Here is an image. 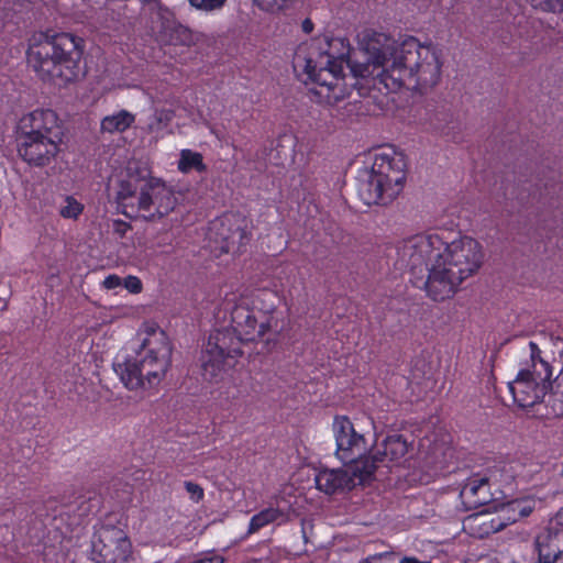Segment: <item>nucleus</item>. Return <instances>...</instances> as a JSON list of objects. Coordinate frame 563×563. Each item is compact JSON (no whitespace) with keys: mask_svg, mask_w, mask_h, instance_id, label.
<instances>
[{"mask_svg":"<svg viewBox=\"0 0 563 563\" xmlns=\"http://www.w3.org/2000/svg\"><path fill=\"white\" fill-rule=\"evenodd\" d=\"M332 431L336 444L335 455L343 463L356 464L369 459L367 452L373 448V443L346 416L334 418Z\"/></svg>","mask_w":563,"mask_h":563,"instance_id":"10","label":"nucleus"},{"mask_svg":"<svg viewBox=\"0 0 563 563\" xmlns=\"http://www.w3.org/2000/svg\"><path fill=\"white\" fill-rule=\"evenodd\" d=\"M405 162L393 148L374 155L373 165L365 179L357 184V195L366 206L388 205L404 189Z\"/></svg>","mask_w":563,"mask_h":563,"instance_id":"8","label":"nucleus"},{"mask_svg":"<svg viewBox=\"0 0 563 563\" xmlns=\"http://www.w3.org/2000/svg\"><path fill=\"white\" fill-rule=\"evenodd\" d=\"M365 49L374 65L382 67L379 81L390 90L412 87L420 91L435 86L441 77L440 52L407 36L397 46L384 33L367 34Z\"/></svg>","mask_w":563,"mask_h":563,"instance_id":"3","label":"nucleus"},{"mask_svg":"<svg viewBox=\"0 0 563 563\" xmlns=\"http://www.w3.org/2000/svg\"><path fill=\"white\" fill-rule=\"evenodd\" d=\"M118 209L130 219L155 221L169 214L176 206L173 190L157 178L121 180L115 197Z\"/></svg>","mask_w":563,"mask_h":563,"instance_id":"6","label":"nucleus"},{"mask_svg":"<svg viewBox=\"0 0 563 563\" xmlns=\"http://www.w3.org/2000/svg\"><path fill=\"white\" fill-rule=\"evenodd\" d=\"M64 137L63 123L52 109H35L19 122L18 153L29 165L44 167L59 152Z\"/></svg>","mask_w":563,"mask_h":563,"instance_id":"5","label":"nucleus"},{"mask_svg":"<svg viewBox=\"0 0 563 563\" xmlns=\"http://www.w3.org/2000/svg\"><path fill=\"white\" fill-rule=\"evenodd\" d=\"M189 3L200 10L212 11L223 7L227 0H188Z\"/></svg>","mask_w":563,"mask_h":563,"instance_id":"30","label":"nucleus"},{"mask_svg":"<svg viewBox=\"0 0 563 563\" xmlns=\"http://www.w3.org/2000/svg\"><path fill=\"white\" fill-rule=\"evenodd\" d=\"M399 563H432L428 560H420L416 556H404L399 560Z\"/></svg>","mask_w":563,"mask_h":563,"instance_id":"39","label":"nucleus"},{"mask_svg":"<svg viewBox=\"0 0 563 563\" xmlns=\"http://www.w3.org/2000/svg\"><path fill=\"white\" fill-rule=\"evenodd\" d=\"M537 563H563V558L554 559V560H547V559H539Z\"/></svg>","mask_w":563,"mask_h":563,"instance_id":"42","label":"nucleus"},{"mask_svg":"<svg viewBox=\"0 0 563 563\" xmlns=\"http://www.w3.org/2000/svg\"><path fill=\"white\" fill-rule=\"evenodd\" d=\"M221 235H222L223 241H225L228 245L230 243H234L236 240H238L239 244H243L246 240H249L246 230L241 227H238L230 234H224L222 232Z\"/></svg>","mask_w":563,"mask_h":563,"instance_id":"31","label":"nucleus"},{"mask_svg":"<svg viewBox=\"0 0 563 563\" xmlns=\"http://www.w3.org/2000/svg\"><path fill=\"white\" fill-rule=\"evenodd\" d=\"M124 288L131 294H140L143 290L142 280L134 275H129L123 279Z\"/></svg>","mask_w":563,"mask_h":563,"instance_id":"35","label":"nucleus"},{"mask_svg":"<svg viewBox=\"0 0 563 563\" xmlns=\"http://www.w3.org/2000/svg\"><path fill=\"white\" fill-rule=\"evenodd\" d=\"M85 41L67 32L49 31L34 34L29 42V65L42 80L74 82L85 75L82 57Z\"/></svg>","mask_w":563,"mask_h":563,"instance_id":"4","label":"nucleus"},{"mask_svg":"<svg viewBox=\"0 0 563 563\" xmlns=\"http://www.w3.org/2000/svg\"><path fill=\"white\" fill-rule=\"evenodd\" d=\"M141 345L139 352H173L168 336L156 323H145L137 333Z\"/></svg>","mask_w":563,"mask_h":563,"instance_id":"20","label":"nucleus"},{"mask_svg":"<svg viewBox=\"0 0 563 563\" xmlns=\"http://www.w3.org/2000/svg\"><path fill=\"white\" fill-rule=\"evenodd\" d=\"M529 346H530L531 352H541L539 350L538 345L532 341L529 342Z\"/></svg>","mask_w":563,"mask_h":563,"instance_id":"44","label":"nucleus"},{"mask_svg":"<svg viewBox=\"0 0 563 563\" xmlns=\"http://www.w3.org/2000/svg\"><path fill=\"white\" fill-rule=\"evenodd\" d=\"M161 36L166 44L175 46H189L192 42L191 31L187 26L176 21H167L164 23L162 26Z\"/></svg>","mask_w":563,"mask_h":563,"instance_id":"24","label":"nucleus"},{"mask_svg":"<svg viewBox=\"0 0 563 563\" xmlns=\"http://www.w3.org/2000/svg\"><path fill=\"white\" fill-rule=\"evenodd\" d=\"M114 232L123 236L130 229L131 225L123 220H115L113 223Z\"/></svg>","mask_w":563,"mask_h":563,"instance_id":"38","label":"nucleus"},{"mask_svg":"<svg viewBox=\"0 0 563 563\" xmlns=\"http://www.w3.org/2000/svg\"><path fill=\"white\" fill-rule=\"evenodd\" d=\"M280 302L276 290L258 288L242 295L231 310V321L241 339L247 341H271L276 325L275 311Z\"/></svg>","mask_w":563,"mask_h":563,"instance_id":"7","label":"nucleus"},{"mask_svg":"<svg viewBox=\"0 0 563 563\" xmlns=\"http://www.w3.org/2000/svg\"><path fill=\"white\" fill-rule=\"evenodd\" d=\"M375 473V463L369 460L350 464L344 468L322 470L314 477L316 486L327 495L351 490L369 479Z\"/></svg>","mask_w":563,"mask_h":563,"instance_id":"11","label":"nucleus"},{"mask_svg":"<svg viewBox=\"0 0 563 563\" xmlns=\"http://www.w3.org/2000/svg\"><path fill=\"white\" fill-rule=\"evenodd\" d=\"M142 354H123L113 362V369L130 390H144Z\"/></svg>","mask_w":563,"mask_h":563,"instance_id":"14","label":"nucleus"},{"mask_svg":"<svg viewBox=\"0 0 563 563\" xmlns=\"http://www.w3.org/2000/svg\"><path fill=\"white\" fill-rule=\"evenodd\" d=\"M408 452V443L406 439L400 434H394L387 437L380 446L375 449V452L369 455V462L375 463V470L378 467V463L385 461H398L404 457Z\"/></svg>","mask_w":563,"mask_h":563,"instance_id":"19","label":"nucleus"},{"mask_svg":"<svg viewBox=\"0 0 563 563\" xmlns=\"http://www.w3.org/2000/svg\"><path fill=\"white\" fill-rule=\"evenodd\" d=\"M562 356L530 354V362L508 383L515 404L528 409L541 404L551 389L552 378L562 365Z\"/></svg>","mask_w":563,"mask_h":563,"instance_id":"9","label":"nucleus"},{"mask_svg":"<svg viewBox=\"0 0 563 563\" xmlns=\"http://www.w3.org/2000/svg\"><path fill=\"white\" fill-rule=\"evenodd\" d=\"M302 30L306 32V33H310L312 30H313V23L311 22L310 19H306L303 22H302Z\"/></svg>","mask_w":563,"mask_h":563,"instance_id":"41","label":"nucleus"},{"mask_svg":"<svg viewBox=\"0 0 563 563\" xmlns=\"http://www.w3.org/2000/svg\"><path fill=\"white\" fill-rule=\"evenodd\" d=\"M503 521L497 512L482 511L463 520V530L470 536L483 539L503 530Z\"/></svg>","mask_w":563,"mask_h":563,"instance_id":"15","label":"nucleus"},{"mask_svg":"<svg viewBox=\"0 0 563 563\" xmlns=\"http://www.w3.org/2000/svg\"><path fill=\"white\" fill-rule=\"evenodd\" d=\"M500 470L490 472V476H473L463 485L460 497L467 509H475L488 504L493 496L490 493V481H497V473Z\"/></svg>","mask_w":563,"mask_h":563,"instance_id":"13","label":"nucleus"},{"mask_svg":"<svg viewBox=\"0 0 563 563\" xmlns=\"http://www.w3.org/2000/svg\"><path fill=\"white\" fill-rule=\"evenodd\" d=\"M556 525L563 526V508L556 515Z\"/></svg>","mask_w":563,"mask_h":563,"instance_id":"43","label":"nucleus"},{"mask_svg":"<svg viewBox=\"0 0 563 563\" xmlns=\"http://www.w3.org/2000/svg\"><path fill=\"white\" fill-rule=\"evenodd\" d=\"M555 378L559 380L558 389L552 393L549 398V406L551 408V412L554 416H563V360L562 365H560L559 371L554 374Z\"/></svg>","mask_w":563,"mask_h":563,"instance_id":"27","label":"nucleus"},{"mask_svg":"<svg viewBox=\"0 0 563 563\" xmlns=\"http://www.w3.org/2000/svg\"><path fill=\"white\" fill-rule=\"evenodd\" d=\"M84 211V205L76 200L73 196H67L65 205L60 208L59 214L64 219L77 220Z\"/></svg>","mask_w":563,"mask_h":563,"instance_id":"29","label":"nucleus"},{"mask_svg":"<svg viewBox=\"0 0 563 563\" xmlns=\"http://www.w3.org/2000/svg\"><path fill=\"white\" fill-rule=\"evenodd\" d=\"M448 117H449L448 114H443V120L445 121V124H443V125H435L434 130L440 135L451 137L452 141L456 142L457 139L452 133V131L455 129V123L453 122V120L448 121L446 120Z\"/></svg>","mask_w":563,"mask_h":563,"instance_id":"36","label":"nucleus"},{"mask_svg":"<svg viewBox=\"0 0 563 563\" xmlns=\"http://www.w3.org/2000/svg\"><path fill=\"white\" fill-rule=\"evenodd\" d=\"M236 397V395H231L229 389L219 391V398L224 401H230L231 399H235Z\"/></svg>","mask_w":563,"mask_h":563,"instance_id":"40","label":"nucleus"},{"mask_svg":"<svg viewBox=\"0 0 563 563\" xmlns=\"http://www.w3.org/2000/svg\"><path fill=\"white\" fill-rule=\"evenodd\" d=\"M144 391L157 386L170 365L169 354H142Z\"/></svg>","mask_w":563,"mask_h":563,"instance_id":"17","label":"nucleus"},{"mask_svg":"<svg viewBox=\"0 0 563 563\" xmlns=\"http://www.w3.org/2000/svg\"><path fill=\"white\" fill-rule=\"evenodd\" d=\"M231 354H208L201 360L202 376L210 383H218L233 366Z\"/></svg>","mask_w":563,"mask_h":563,"instance_id":"21","label":"nucleus"},{"mask_svg":"<svg viewBox=\"0 0 563 563\" xmlns=\"http://www.w3.org/2000/svg\"><path fill=\"white\" fill-rule=\"evenodd\" d=\"M177 169L181 174H189L194 170L199 174H205L208 170V166L205 164L201 153L190 148H184L179 153Z\"/></svg>","mask_w":563,"mask_h":563,"instance_id":"25","label":"nucleus"},{"mask_svg":"<svg viewBox=\"0 0 563 563\" xmlns=\"http://www.w3.org/2000/svg\"><path fill=\"white\" fill-rule=\"evenodd\" d=\"M351 46L342 37H317L300 44L294 55L292 67L298 78L310 89L311 100L334 108L332 117L346 120L356 111V104L345 102L352 89L344 84V65L349 64Z\"/></svg>","mask_w":563,"mask_h":563,"instance_id":"2","label":"nucleus"},{"mask_svg":"<svg viewBox=\"0 0 563 563\" xmlns=\"http://www.w3.org/2000/svg\"><path fill=\"white\" fill-rule=\"evenodd\" d=\"M227 221H229V218H228V217L222 218V219L220 220L221 225H222V227H224Z\"/></svg>","mask_w":563,"mask_h":563,"instance_id":"45","label":"nucleus"},{"mask_svg":"<svg viewBox=\"0 0 563 563\" xmlns=\"http://www.w3.org/2000/svg\"><path fill=\"white\" fill-rule=\"evenodd\" d=\"M122 284L123 283H122L121 277H119L115 274H111V275H108L103 279L102 287L108 289V290H111V289H115V288L120 287Z\"/></svg>","mask_w":563,"mask_h":563,"instance_id":"37","label":"nucleus"},{"mask_svg":"<svg viewBox=\"0 0 563 563\" xmlns=\"http://www.w3.org/2000/svg\"><path fill=\"white\" fill-rule=\"evenodd\" d=\"M241 339L231 323V329L213 330L208 336L207 346L203 352H242L241 343H250Z\"/></svg>","mask_w":563,"mask_h":563,"instance_id":"18","label":"nucleus"},{"mask_svg":"<svg viewBox=\"0 0 563 563\" xmlns=\"http://www.w3.org/2000/svg\"><path fill=\"white\" fill-rule=\"evenodd\" d=\"M361 563H396V553L384 552L369 555L366 559H364Z\"/></svg>","mask_w":563,"mask_h":563,"instance_id":"34","label":"nucleus"},{"mask_svg":"<svg viewBox=\"0 0 563 563\" xmlns=\"http://www.w3.org/2000/svg\"><path fill=\"white\" fill-rule=\"evenodd\" d=\"M97 563H123L131 554V543L124 531L114 526H103L92 541Z\"/></svg>","mask_w":563,"mask_h":563,"instance_id":"12","label":"nucleus"},{"mask_svg":"<svg viewBox=\"0 0 563 563\" xmlns=\"http://www.w3.org/2000/svg\"><path fill=\"white\" fill-rule=\"evenodd\" d=\"M184 486L192 501L199 503L200 500L203 499L205 492H203V488L199 484L187 481L184 483Z\"/></svg>","mask_w":563,"mask_h":563,"instance_id":"32","label":"nucleus"},{"mask_svg":"<svg viewBox=\"0 0 563 563\" xmlns=\"http://www.w3.org/2000/svg\"><path fill=\"white\" fill-rule=\"evenodd\" d=\"M534 509V503L528 500H512L501 506L498 511L503 528L528 517Z\"/></svg>","mask_w":563,"mask_h":563,"instance_id":"22","label":"nucleus"},{"mask_svg":"<svg viewBox=\"0 0 563 563\" xmlns=\"http://www.w3.org/2000/svg\"><path fill=\"white\" fill-rule=\"evenodd\" d=\"M135 114L128 110H120L113 114L106 115L100 123L103 133L114 134L128 131L135 122Z\"/></svg>","mask_w":563,"mask_h":563,"instance_id":"23","label":"nucleus"},{"mask_svg":"<svg viewBox=\"0 0 563 563\" xmlns=\"http://www.w3.org/2000/svg\"><path fill=\"white\" fill-rule=\"evenodd\" d=\"M191 563H224V558L214 551L198 554Z\"/></svg>","mask_w":563,"mask_h":563,"instance_id":"33","label":"nucleus"},{"mask_svg":"<svg viewBox=\"0 0 563 563\" xmlns=\"http://www.w3.org/2000/svg\"><path fill=\"white\" fill-rule=\"evenodd\" d=\"M550 525L536 539L539 559L554 560L563 558V528Z\"/></svg>","mask_w":563,"mask_h":563,"instance_id":"16","label":"nucleus"},{"mask_svg":"<svg viewBox=\"0 0 563 563\" xmlns=\"http://www.w3.org/2000/svg\"><path fill=\"white\" fill-rule=\"evenodd\" d=\"M175 118V111L173 109H157L155 110L151 121L148 123V129L151 132L159 131L163 128L167 126L173 119Z\"/></svg>","mask_w":563,"mask_h":563,"instance_id":"28","label":"nucleus"},{"mask_svg":"<svg viewBox=\"0 0 563 563\" xmlns=\"http://www.w3.org/2000/svg\"><path fill=\"white\" fill-rule=\"evenodd\" d=\"M284 517V512L278 508H266L251 518L249 533H255L265 526L277 521Z\"/></svg>","mask_w":563,"mask_h":563,"instance_id":"26","label":"nucleus"},{"mask_svg":"<svg viewBox=\"0 0 563 563\" xmlns=\"http://www.w3.org/2000/svg\"><path fill=\"white\" fill-rule=\"evenodd\" d=\"M409 266L410 283L433 301L454 296L461 283L482 265L479 243L470 236L448 241L438 232L416 234L399 250Z\"/></svg>","mask_w":563,"mask_h":563,"instance_id":"1","label":"nucleus"}]
</instances>
